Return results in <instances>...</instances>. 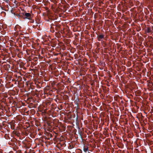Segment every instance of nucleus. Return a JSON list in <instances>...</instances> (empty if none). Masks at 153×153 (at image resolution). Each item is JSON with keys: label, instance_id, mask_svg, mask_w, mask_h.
Masks as SVG:
<instances>
[{"label": "nucleus", "instance_id": "20e7f679", "mask_svg": "<svg viewBox=\"0 0 153 153\" xmlns=\"http://www.w3.org/2000/svg\"><path fill=\"white\" fill-rule=\"evenodd\" d=\"M4 137L7 139H9V135L8 134H5L4 136Z\"/></svg>", "mask_w": 153, "mask_h": 153}, {"label": "nucleus", "instance_id": "f03ea898", "mask_svg": "<svg viewBox=\"0 0 153 153\" xmlns=\"http://www.w3.org/2000/svg\"><path fill=\"white\" fill-rule=\"evenodd\" d=\"M25 16H26L25 18L30 19L31 17V14L29 13H26Z\"/></svg>", "mask_w": 153, "mask_h": 153}, {"label": "nucleus", "instance_id": "7ed1b4c3", "mask_svg": "<svg viewBox=\"0 0 153 153\" xmlns=\"http://www.w3.org/2000/svg\"><path fill=\"white\" fill-rule=\"evenodd\" d=\"M88 147L87 146H85L84 147V150L85 152H86L88 150Z\"/></svg>", "mask_w": 153, "mask_h": 153}, {"label": "nucleus", "instance_id": "39448f33", "mask_svg": "<svg viewBox=\"0 0 153 153\" xmlns=\"http://www.w3.org/2000/svg\"><path fill=\"white\" fill-rule=\"evenodd\" d=\"M149 30H150V29H148V31L149 32H150V31H149Z\"/></svg>", "mask_w": 153, "mask_h": 153}, {"label": "nucleus", "instance_id": "f257e3e1", "mask_svg": "<svg viewBox=\"0 0 153 153\" xmlns=\"http://www.w3.org/2000/svg\"><path fill=\"white\" fill-rule=\"evenodd\" d=\"M104 36L103 35L101 34L98 35L97 36V39L99 41H100L101 39L103 38Z\"/></svg>", "mask_w": 153, "mask_h": 153}]
</instances>
